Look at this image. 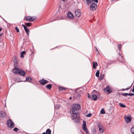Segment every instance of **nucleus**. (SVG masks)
<instances>
[{
	"mask_svg": "<svg viewBox=\"0 0 134 134\" xmlns=\"http://www.w3.org/2000/svg\"><path fill=\"white\" fill-rule=\"evenodd\" d=\"M81 108L79 104H75L72 105L70 109V114L72 120H75L74 122L77 123L79 122L80 118L77 115V111Z\"/></svg>",
	"mask_w": 134,
	"mask_h": 134,
	"instance_id": "f257e3e1",
	"label": "nucleus"
},
{
	"mask_svg": "<svg viewBox=\"0 0 134 134\" xmlns=\"http://www.w3.org/2000/svg\"><path fill=\"white\" fill-rule=\"evenodd\" d=\"M12 71L15 74L23 76H24L25 74V72L23 70L19 68L18 67L14 68L12 70Z\"/></svg>",
	"mask_w": 134,
	"mask_h": 134,
	"instance_id": "f03ea898",
	"label": "nucleus"
},
{
	"mask_svg": "<svg viewBox=\"0 0 134 134\" xmlns=\"http://www.w3.org/2000/svg\"><path fill=\"white\" fill-rule=\"evenodd\" d=\"M86 122L85 121H83V125L82 126V129L87 134H89V132L88 131V130L86 127Z\"/></svg>",
	"mask_w": 134,
	"mask_h": 134,
	"instance_id": "7ed1b4c3",
	"label": "nucleus"
},
{
	"mask_svg": "<svg viewBox=\"0 0 134 134\" xmlns=\"http://www.w3.org/2000/svg\"><path fill=\"white\" fill-rule=\"evenodd\" d=\"M97 125L99 128V131L100 133H103L104 132V130L103 125L101 124L98 123L97 124Z\"/></svg>",
	"mask_w": 134,
	"mask_h": 134,
	"instance_id": "20e7f679",
	"label": "nucleus"
},
{
	"mask_svg": "<svg viewBox=\"0 0 134 134\" xmlns=\"http://www.w3.org/2000/svg\"><path fill=\"white\" fill-rule=\"evenodd\" d=\"M7 124L8 127L9 128H13L14 127V123L11 120H8L7 122Z\"/></svg>",
	"mask_w": 134,
	"mask_h": 134,
	"instance_id": "39448f33",
	"label": "nucleus"
},
{
	"mask_svg": "<svg viewBox=\"0 0 134 134\" xmlns=\"http://www.w3.org/2000/svg\"><path fill=\"white\" fill-rule=\"evenodd\" d=\"M26 18V16L25 17L24 19L26 20V21L32 22L35 20L36 18H33L32 16H27V18L25 19V18Z\"/></svg>",
	"mask_w": 134,
	"mask_h": 134,
	"instance_id": "423d86ee",
	"label": "nucleus"
},
{
	"mask_svg": "<svg viewBox=\"0 0 134 134\" xmlns=\"http://www.w3.org/2000/svg\"><path fill=\"white\" fill-rule=\"evenodd\" d=\"M97 8V5L94 3H93L92 5L90 6V8L92 11H94L96 10Z\"/></svg>",
	"mask_w": 134,
	"mask_h": 134,
	"instance_id": "0eeeda50",
	"label": "nucleus"
},
{
	"mask_svg": "<svg viewBox=\"0 0 134 134\" xmlns=\"http://www.w3.org/2000/svg\"><path fill=\"white\" fill-rule=\"evenodd\" d=\"M80 10H76L75 12V15L76 17H79L81 15V13L80 12Z\"/></svg>",
	"mask_w": 134,
	"mask_h": 134,
	"instance_id": "6e6552de",
	"label": "nucleus"
},
{
	"mask_svg": "<svg viewBox=\"0 0 134 134\" xmlns=\"http://www.w3.org/2000/svg\"><path fill=\"white\" fill-rule=\"evenodd\" d=\"M39 82L42 85H44L48 82V81L47 80H44L43 79L40 80Z\"/></svg>",
	"mask_w": 134,
	"mask_h": 134,
	"instance_id": "1a4fd4ad",
	"label": "nucleus"
},
{
	"mask_svg": "<svg viewBox=\"0 0 134 134\" xmlns=\"http://www.w3.org/2000/svg\"><path fill=\"white\" fill-rule=\"evenodd\" d=\"M125 119L127 123H129L131 120V116H125Z\"/></svg>",
	"mask_w": 134,
	"mask_h": 134,
	"instance_id": "9d476101",
	"label": "nucleus"
},
{
	"mask_svg": "<svg viewBox=\"0 0 134 134\" xmlns=\"http://www.w3.org/2000/svg\"><path fill=\"white\" fill-rule=\"evenodd\" d=\"M87 3L89 5V4L92 3L93 2H95L96 3L98 2V0H86Z\"/></svg>",
	"mask_w": 134,
	"mask_h": 134,
	"instance_id": "9b49d317",
	"label": "nucleus"
},
{
	"mask_svg": "<svg viewBox=\"0 0 134 134\" xmlns=\"http://www.w3.org/2000/svg\"><path fill=\"white\" fill-rule=\"evenodd\" d=\"M104 91L105 92L108 93V94L111 92L110 89L108 87H107L104 89Z\"/></svg>",
	"mask_w": 134,
	"mask_h": 134,
	"instance_id": "f8f14e48",
	"label": "nucleus"
},
{
	"mask_svg": "<svg viewBox=\"0 0 134 134\" xmlns=\"http://www.w3.org/2000/svg\"><path fill=\"white\" fill-rule=\"evenodd\" d=\"M67 17L68 18L71 19L73 18L74 16L70 12H69L67 15Z\"/></svg>",
	"mask_w": 134,
	"mask_h": 134,
	"instance_id": "ddd939ff",
	"label": "nucleus"
},
{
	"mask_svg": "<svg viewBox=\"0 0 134 134\" xmlns=\"http://www.w3.org/2000/svg\"><path fill=\"white\" fill-rule=\"evenodd\" d=\"M14 66L15 67V68L18 67V63L17 61L15 59H14Z\"/></svg>",
	"mask_w": 134,
	"mask_h": 134,
	"instance_id": "4468645a",
	"label": "nucleus"
},
{
	"mask_svg": "<svg viewBox=\"0 0 134 134\" xmlns=\"http://www.w3.org/2000/svg\"><path fill=\"white\" fill-rule=\"evenodd\" d=\"M97 97L95 94L93 95L91 97V99L94 100H96L97 99Z\"/></svg>",
	"mask_w": 134,
	"mask_h": 134,
	"instance_id": "2eb2a0df",
	"label": "nucleus"
},
{
	"mask_svg": "<svg viewBox=\"0 0 134 134\" xmlns=\"http://www.w3.org/2000/svg\"><path fill=\"white\" fill-rule=\"evenodd\" d=\"M24 29L26 33H27V35L29 36V34L30 32L29 30L27 27H26Z\"/></svg>",
	"mask_w": 134,
	"mask_h": 134,
	"instance_id": "dca6fc26",
	"label": "nucleus"
},
{
	"mask_svg": "<svg viewBox=\"0 0 134 134\" xmlns=\"http://www.w3.org/2000/svg\"><path fill=\"white\" fill-rule=\"evenodd\" d=\"M32 80V79L30 77H28L26 78V80L29 82H31Z\"/></svg>",
	"mask_w": 134,
	"mask_h": 134,
	"instance_id": "f3484780",
	"label": "nucleus"
},
{
	"mask_svg": "<svg viewBox=\"0 0 134 134\" xmlns=\"http://www.w3.org/2000/svg\"><path fill=\"white\" fill-rule=\"evenodd\" d=\"M97 65L98 64L97 62H93V67L94 69H96Z\"/></svg>",
	"mask_w": 134,
	"mask_h": 134,
	"instance_id": "a211bd4d",
	"label": "nucleus"
},
{
	"mask_svg": "<svg viewBox=\"0 0 134 134\" xmlns=\"http://www.w3.org/2000/svg\"><path fill=\"white\" fill-rule=\"evenodd\" d=\"M5 115V113L4 112L2 111H0V116L3 117Z\"/></svg>",
	"mask_w": 134,
	"mask_h": 134,
	"instance_id": "6ab92c4d",
	"label": "nucleus"
},
{
	"mask_svg": "<svg viewBox=\"0 0 134 134\" xmlns=\"http://www.w3.org/2000/svg\"><path fill=\"white\" fill-rule=\"evenodd\" d=\"M26 53V52L25 51H23L21 53V54L20 55V57L22 58H23L24 57V56L23 55L25 54Z\"/></svg>",
	"mask_w": 134,
	"mask_h": 134,
	"instance_id": "aec40b11",
	"label": "nucleus"
},
{
	"mask_svg": "<svg viewBox=\"0 0 134 134\" xmlns=\"http://www.w3.org/2000/svg\"><path fill=\"white\" fill-rule=\"evenodd\" d=\"M46 134H51V131L50 129H47L46 131Z\"/></svg>",
	"mask_w": 134,
	"mask_h": 134,
	"instance_id": "412c9836",
	"label": "nucleus"
},
{
	"mask_svg": "<svg viewBox=\"0 0 134 134\" xmlns=\"http://www.w3.org/2000/svg\"><path fill=\"white\" fill-rule=\"evenodd\" d=\"M52 87V85L51 84H48L46 86V87L48 89H50Z\"/></svg>",
	"mask_w": 134,
	"mask_h": 134,
	"instance_id": "4be33fe9",
	"label": "nucleus"
},
{
	"mask_svg": "<svg viewBox=\"0 0 134 134\" xmlns=\"http://www.w3.org/2000/svg\"><path fill=\"white\" fill-rule=\"evenodd\" d=\"M26 25L27 27H30L32 25V24L31 23H28L25 24Z\"/></svg>",
	"mask_w": 134,
	"mask_h": 134,
	"instance_id": "5701e85b",
	"label": "nucleus"
},
{
	"mask_svg": "<svg viewBox=\"0 0 134 134\" xmlns=\"http://www.w3.org/2000/svg\"><path fill=\"white\" fill-rule=\"evenodd\" d=\"M59 89L61 91H64L66 90V89L65 88L62 87H59Z\"/></svg>",
	"mask_w": 134,
	"mask_h": 134,
	"instance_id": "b1692460",
	"label": "nucleus"
},
{
	"mask_svg": "<svg viewBox=\"0 0 134 134\" xmlns=\"http://www.w3.org/2000/svg\"><path fill=\"white\" fill-rule=\"evenodd\" d=\"M119 105L121 107L123 108H125L126 107V106L124 105L123 104L120 103H119Z\"/></svg>",
	"mask_w": 134,
	"mask_h": 134,
	"instance_id": "393cba45",
	"label": "nucleus"
},
{
	"mask_svg": "<svg viewBox=\"0 0 134 134\" xmlns=\"http://www.w3.org/2000/svg\"><path fill=\"white\" fill-rule=\"evenodd\" d=\"M99 73H100V72H99V71H97L96 74V77H98L99 76Z\"/></svg>",
	"mask_w": 134,
	"mask_h": 134,
	"instance_id": "a878e982",
	"label": "nucleus"
},
{
	"mask_svg": "<svg viewBox=\"0 0 134 134\" xmlns=\"http://www.w3.org/2000/svg\"><path fill=\"white\" fill-rule=\"evenodd\" d=\"M105 112L103 109H102L100 113L101 114H104L105 113Z\"/></svg>",
	"mask_w": 134,
	"mask_h": 134,
	"instance_id": "bb28decb",
	"label": "nucleus"
},
{
	"mask_svg": "<svg viewBox=\"0 0 134 134\" xmlns=\"http://www.w3.org/2000/svg\"><path fill=\"white\" fill-rule=\"evenodd\" d=\"M131 131L132 133L134 134V127L131 128Z\"/></svg>",
	"mask_w": 134,
	"mask_h": 134,
	"instance_id": "cd10ccee",
	"label": "nucleus"
},
{
	"mask_svg": "<svg viewBox=\"0 0 134 134\" xmlns=\"http://www.w3.org/2000/svg\"><path fill=\"white\" fill-rule=\"evenodd\" d=\"M18 130L19 129L17 127H15L13 129V130L16 132H17Z\"/></svg>",
	"mask_w": 134,
	"mask_h": 134,
	"instance_id": "c85d7f7f",
	"label": "nucleus"
},
{
	"mask_svg": "<svg viewBox=\"0 0 134 134\" xmlns=\"http://www.w3.org/2000/svg\"><path fill=\"white\" fill-rule=\"evenodd\" d=\"M15 29L16 30L17 32H19V29L17 27H15Z\"/></svg>",
	"mask_w": 134,
	"mask_h": 134,
	"instance_id": "c756f323",
	"label": "nucleus"
},
{
	"mask_svg": "<svg viewBox=\"0 0 134 134\" xmlns=\"http://www.w3.org/2000/svg\"><path fill=\"white\" fill-rule=\"evenodd\" d=\"M118 47L119 49V50H120L121 49V44H119L118 45Z\"/></svg>",
	"mask_w": 134,
	"mask_h": 134,
	"instance_id": "7c9ffc66",
	"label": "nucleus"
},
{
	"mask_svg": "<svg viewBox=\"0 0 134 134\" xmlns=\"http://www.w3.org/2000/svg\"><path fill=\"white\" fill-rule=\"evenodd\" d=\"M122 95L124 96H126L127 95H128V93H123Z\"/></svg>",
	"mask_w": 134,
	"mask_h": 134,
	"instance_id": "2f4dec72",
	"label": "nucleus"
},
{
	"mask_svg": "<svg viewBox=\"0 0 134 134\" xmlns=\"http://www.w3.org/2000/svg\"><path fill=\"white\" fill-rule=\"evenodd\" d=\"M92 114L91 113H89L86 116L87 117H90L91 116Z\"/></svg>",
	"mask_w": 134,
	"mask_h": 134,
	"instance_id": "473e14b6",
	"label": "nucleus"
},
{
	"mask_svg": "<svg viewBox=\"0 0 134 134\" xmlns=\"http://www.w3.org/2000/svg\"><path fill=\"white\" fill-rule=\"evenodd\" d=\"M130 87H129L128 88H126L122 89V90H123V91L126 90H129V89H130Z\"/></svg>",
	"mask_w": 134,
	"mask_h": 134,
	"instance_id": "72a5a7b5",
	"label": "nucleus"
},
{
	"mask_svg": "<svg viewBox=\"0 0 134 134\" xmlns=\"http://www.w3.org/2000/svg\"><path fill=\"white\" fill-rule=\"evenodd\" d=\"M133 93H128V95L129 96H133Z\"/></svg>",
	"mask_w": 134,
	"mask_h": 134,
	"instance_id": "f704fd0d",
	"label": "nucleus"
},
{
	"mask_svg": "<svg viewBox=\"0 0 134 134\" xmlns=\"http://www.w3.org/2000/svg\"><path fill=\"white\" fill-rule=\"evenodd\" d=\"M22 26L24 27V29H25V28L27 27L26 26H25L24 25V24H23L22 25Z\"/></svg>",
	"mask_w": 134,
	"mask_h": 134,
	"instance_id": "c9c22d12",
	"label": "nucleus"
},
{
	"mask_svg": "<svg viewBox=\"0 0 134 134\" xmlns=\"http://www.w3.org/2000/svg\"><path fill=\"white\" fill-rule=\"evenodd\" d=\"M103 79V77L102 76L101 77H100V80H102Z\"/></svg>",
	"mask_w": 134,
	"mask_h": 134,
	"instance_id": "e433bc0d",
	"label": "nucleus"
},
{
	"mask_svg": "<svg viewBox=\"0 0 134 134\" xmlns=\"http://www.w3.org/2000/svg\"><path fill=\"white\" fill-rule=\"evenodd\" d=\"M132 92H134V85L133 86V89L132 90Z\"/></svg>",
	"mask_w": 134,
	"mask_h": 134,
	"instance_id": "4c0bfd02",
	"label": "nucleus"
},
{
	"mask_svg": "<svg viewBox=\"0 0 134 134\" xmlns=\"http://www.w3.org/2000/svg\"><path fill=\"white\" fill-rule=\"evenodd\" d=\"M96 53H97V54H99V52L98 50L97 51H96Z\"/></svg>",
	"mask_w": 134,
	"mask_h": 134,
	"instance_id": "58836bf2",
	"label": "nucleus"
},
{
	"mask_svg": "<svg viewBox=\"0 0 134 134\" xmlns=\"http://www.w3.org/2000/svg\"><path fill=\"white\" fill-rule=\"evenodd\" d=\"M121 58H122V59H121V60H122V62H123V58L122 57V56H121Z\"/></svg>",
	"mask_w": 134,
	"mask_h": 134,
	"instance_id": "ea45409f",
	"label": "nucleus"
},
{
	"mask_svg": "<svg viewBox=\"0 0 134 134\" xmlns=\"http://www.w3.org/2000/svg\"><path fill=\"white\" fill-rule=\"evenodd\" d=\"M90 97H91V96H90V95L89 96V95H88V97L89 98H90Z\"/></svg>",
	"mask_w": 134,
	"mask_h": 134,
	"instance_id": "a19ab883",
	"label": "nucleus"
},
{
	"mask_svg": "<svg viewBox=\"0 0 134 134\" xmlns=\"http://www.w3.org/2000/svg\"><path fill=\"white\" fill-rule=\"evenodd\" d=\"M2 30V29L0 27V31H1Z\"/></svg>",
	"mask_w": 134,
	"mask_h": 134,
	"instance_id": "79ce46f5",
	"label": "nucleus"
},
{
	"mask_svg": "<svg viewBox=\"0 0 134 134\" xmlns=\"http://www.w3.org/2000/svg\"><path fill=\"white\" fill-rule=\"evenodd\" d=\"M72 99V98H71V97H70L69 98V99Z\"/></svg>",
	"mask_w": 134,
	"mask_h": 134,
	"instance_id": "37998d69",
	"label": "nucleus"
},
{
	"mask_svg": "<svg viewBox=\"0 0 134 134\" xmlns=\"http://www.w3.org/2000/svg\"><path fill=\"white\" fill-rule=\"evenodd\" d=\"M96 51H97L98 50L97 49V48H96Z\"/></svg>",
	"mask_w": 134,
	"mask_h": 134,
	"instance_id": "c03bdc74",
	"label": "nucleus"
},
{
	"mask_svg": "<svg viewBox=\"0 0 134 134\" xmlns=\"http://www.w3.org/2000/svg\"><path fill=\"white\" fill-rule=\"evenodd\" d=\"M42 134H46V133L45 132L43 133Z\"/></svg>",
	"mask_w": 134,
	"mask_h": 134,
	"instance_id": "a18cd8bd",
	"label": "nucleus"
},
{
	"mask_svg": "<svg viewBox=\"0 0 134 134\" xmlns=\"http://www.w3.org/2000/svg\"><path fill=\"white\" fill-rule=\"evenodd\" d=\"M63 1H65V0H62Z\"/></svg>",
	"mask_w": 134,
	"mask_h": 134,
	"instance_id": "49530a36",
	"label": "nucleus"
},
{
	"mask_svg": "<svg viewBox=\"0 0 134 134\" xmlns=\"http://www.w3.org/2000/svg\"><path fill=\"white\" fill-rule=\"evenodd\" d=\"M133 96L134 95V93H133Z\"/></svg>",
	"mask_w": 134,
	"mask_h": 134,
	"instance_id": "de8ad7c7",
	"label": "nucleus"
}]
</instances>
